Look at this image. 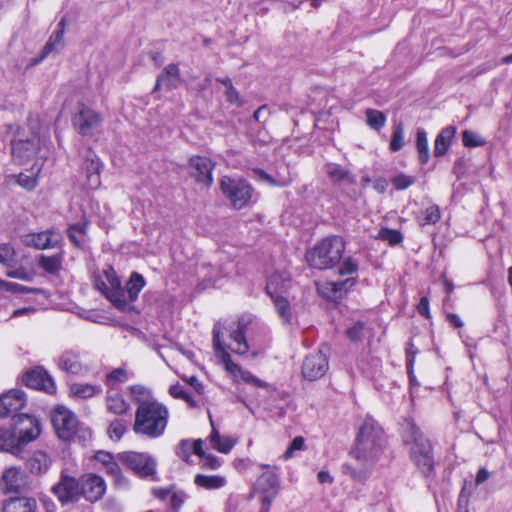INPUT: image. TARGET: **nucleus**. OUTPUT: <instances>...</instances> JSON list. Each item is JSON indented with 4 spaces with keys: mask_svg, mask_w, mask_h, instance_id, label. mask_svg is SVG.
Masks as SVG:
<instances>
[{
    "mask_svg": "<svg viewBox=\"0 0 512 512\" xmlns=\"http://www.w3.org/2000/svg\"><path fill=\"white\" fill-rule=\"evenodd\" d=\"M180 83V70L176 64L167 65L158 76L154 90L164 87L167 90L175 89Z\"/></svg>",
    "mask_w": 512,
    "mask_h": 512,
    "instance_id": "nucleus-26",
    "label": "nucleus"
},
{
    "mask_svg": "<svg viewBox=\"0 0 512 512\" xmlns=\"http://www.w3.org/2000/svg\"><path fill=\"white\" fill-rule=\"evenodd\" d=\"M87 224L73 225L68 230V236L72 243L78 247L82 246L86 240Z\"/></svg>",
    "mask_w": 512,
    "mask_h": 512,
    "instance_id": "nucleus-43",
    "label": "nucleus"
},
{
    "mask_svg": "<svg viewBox=\"0 0 512 512\" xmlns=\"http://www.w3.org/2000/svg\"><path fill=\"white\" fill-rule=\"evenodd\" d=\"M202 459L204 468L216 470L221 466L220 460L211 454L205 455Z\"/></svg>",
    "mask_w": 512,
    "mask_h": 512,
    "instance_id": "nucleus-59",
    "label": "nucleus"
},
{
    "mask_svg": "<svg viewBox=\"0 0 512 512\" xmlns=\"http://www.w3.org/2000/svg\"><path fill=\"white\" fill-rule=\"evenodd\" d=\"M95 287L120 310L128 309L127 297L115 270L108 267L95 277Z\"/></svg>",
    "mask_w": 512,
    "mask_h": 512,
    "instance_id": "nucleus-8",
    "label": "nucleus"
},
{
    "mask_svg": "<svg viewBox=\"0 0 512 512\" xmlns=\"http://www.w3.org/2000/svg\"><path fill=\"white\" fill-rule=\"evenodd\" d=\"M94 459L99 462L100 464H102V466H106L107 464H109L110 461H112L114 459L113 455L110 454L109 452H106V451H98L95 456H94Z\"/></svg>",
    "mask_w": 512,
    "mask_h": 512,
    "instance_id": "nucleus-62",
    "label": "nucleus"
},
{
    "mask_svg": "<svg viewBox=\"0 0 512 512\" xmlns=\"http://www.w3.org/2000/svg\"><path fill=\"white\" fill-rule=\"evenodd\" d=\"M404 443L410 450L412 460L423 475H429L434 461L429 440L413 424L404 434Z\"/></svg>",
    "mask_w": 512,
    "mask_h": 512,
    "instance_id": "nucleus-7",
    "label": "nucleus"
},
{
    "mask_svg": "<svg viewBox=\"0 0 512 512\" xmlns=\"http://www.w3.org/2000/svg\"><path fill=\"white\" fill-rule=\"evenodd\" d=\"M191 445H192V453L198 455L201 458H203L206 455L202 448L203 442L201 439L191 442Z\"/></svg>",
    "mask_w": 512,
    "mask_h": 512,
    "instance_id": "nucleus-64",
    "label": "nucleus"
},
{
    "mask_svg": "<svg viewBox=\"0 0 512 512\" xmlns=\"http://www.w3.org/2000/svg\"><path fill=\"white\" fill-rule=\"evenodd\" d=\"M50 150L49 137L45 132L22 130L11 141V155L15 163L24 165L35 159L44 161Z\"/></svg>",
    "mask_w": 512,
    "mask_h": 512,
    "instance_id": "nucleus-4",
    "label": "nucleus"
},
{
    "mask_svg": "<svg viewBox=\"0 0 512 512\" xmlns=\"http://www.w3.org/2000/svg\"><path fill=\"white\" fill-rule=\"evenodd\" d=\"M6 275L11 278H17L25 281H29L32 279V275L30 272L26 271L24 268H17L14 270H8Z\"/></svg>",
    "mask_w": 512,
    "mask_h": 512,
    "instance_id": "nucleus-58",
    "label": "nucleus"
},
{
    "mask_svg": "<svg viewBox=\"0 0 512 512\" xmlns=\"http://www.w3.org/2000/svg\"><path fill=\"white\" fill-rule=\"evenodd\" d=\"M417 311L420 315L430 318L429 300L427 297H422L417 305Z\"/></svg>",
    "mask_w": 512,
    "mask_h": 512,
    "instance_id": "nucleus-61",
    "label": "nucleus"
},
{
    "mask_svg": "<svg viewBox=\"0 0 512 512\" xmlns=\"http://www.w3.org/2000/svg\"><path fill=\"white\" fill-rule=\"evenodd\" d=\"M225 97L226 101L230 104L236 105L238 107L242 105L240 94L234 86L225 90Z\"/></svg>",
    "mask_w": 512,
    "mask_h": 512,
    "instance_id": "nucleus-56",
    "label": "nucleus"
},
{
    "mask_svg": "<svg viewBox=\"0 0 512 512\" xmlns=\"http://www.w3.org/2000/svg\"><path fill=\"white\" fill-rule=\"evenodd\" d=\"M50 463V458L46 453L37 451L27 460V468L33 474H41L49 469Z\"/></svg>",
    "mask_w": 512,
    "mask_h": 512,
    "instance_id": "nucleus-35",
    "label": "nucleus"
},
{
    "mask_svg": "<svg viewBox=\"0 0 512 512\" xmlns=\"http://www.w3.org/2000/svg\"><path fill=\"white\" fill-rule=\"evenodd\" d=\"M106 406L109 412L115 415H122L128 412L129 404L124 397L114 391H108L106 397Z\"/></svg>",
    "mask_w": 512,
    "mask_h": 512,
    "instance_id": "nucleus-34",
    "label": "nucleus"
},
{
    "mask_svg": "<svg viewBox=\"0 0 512 512\" xmlns=\"http://www.w3.org/2000/svg\"><path fill=\"white\" fill-rule=\"evenodd\" d=\"M462 142L465 147H479L485 145V140L478 133L465 130L462 133Z\"/></svg>",
    "mask_w": 512,
    "mask_h": 512,
    "instance_id": "nucleus-47",
    "label": "nucleus"
},
{
    "mask_svg": "<svg viewBox=\"0 0 512 512\" xmlns=\"http://www.w3.org/2000/svg\"><path fill=\"white\" fill-rule=\"evenodd\" d=\"M103 469L106 471L108 475H110L115 480V482L121 484L122 479L120 474V468L114 459L110 461L109 464L104 466Z\"/></svg>",
    "mask_w": 512,
    "mask_h": 512,
    "instance_id": "nucleus-54",
    "label": "nucleus"
},
{
    "mask_svg": "<svg viewBox=\"0 0 512 512\" xmlns=\"http://www.w3.org/2000/svg\"><path fill=\"white\" fill-rule=\"evenodd\" d=\"M184 503V497L182 494L174 493L170 498L171 507L178 511Z\"/></svg>",
    "mask_w": 512,
    "mask_h": 512,
    "instance_id": "nucleus-63",
    "label": "nucleus"
},
{
    "mask_svg": "<svg viewBox=\"0 0 512 512\" xmlns=\"http://www.w3.org/2000/svg\"><path fill=\"white\" fill-rule=\"evenodd\" d=\"M58 367L68 373L83 376L90 372L93 363L88 359L87 355L69 349L64 351L58 359Z\"/></svg>",
    "mask_w": 512,
    "mask_h": 512,
    "instance_id": "nucleus-13",
    "label": "nucleus"
},
{
    "mask_svg": "<svg viewBox=\"0 0 512 512\" xmlns=\"http://www.w3.org/2000/svg\"><path fill=\"white\" fill-rule=\"evenodd\" d=\"M194 483L206 490H216L223 488L227 484V479L222 475L197 474Z\"/></svg>",
    "mask_w": 512,
    "mask_h": 512,
    "instance_id": "nucleus-33",
    "label": "nucleus"
},
{
    "mask_svg": "<svg viewBox=\"0 0 512 512\" xmlns=\"http://www.w3.org/2000/svg\"><path fill=\"white\" fill-rule=\"evenodd\" d=\"M178 457H180L185 462H189V458L192 454V445L189 440H182L177 447L176 451Z\"/></svg>",
    "mask_w": 512,
    "mask_h": 512,
    "instance_id": "nucleus-53",
    "label": "nucleus"
},
{
    "mask_svg": "<svg viewBox=\"0 0 512 512\" xmlns=\"http://www.w3.org/2000/svg\"><path fill=\"white\" fill-rule=\"evenodd\" d=\"M43 162L36 160L29 172L19 174H9L5 177V183L8 185L17 184L27 191H32L38 186V176L42 171Z\"/></svg>",
    "mask_w": 512,
    "mask_h": 512,
    "instance_id": "nucleus-20",
    "label": "nucleus"
},
{
    "mask_svg": "<svg viewBox=\"0 0 512 512\" xmlns=\"http://www.w3.org/2000/svg\"><path fill=\"white\" fill-rule=\"evenodd\" d=\"M261 467L266 468L267 471L258 477L252 496L260 494V512H269L270 506L279 492V480L276 472L269 465H261Z\"/></svg>",
    "mask_w": 512,
    "mask_h": 512,
    "instance_id": "nucleus-9",
    "label": "nucleus"
},
{
    "mask_svg": "<svg viewBox=\"0 0 512 512\" xmlns=\"http://www.w3.org/2000/svg\"><path fill=\"white\" fill-rule=\"evenodd\" d=\"M36 509V500L29 497L11 498L3 506V512H36Z\"/></svg>",
    "mask_w": 512,
    "mask_h": 512,
    "instance_id": "nucleus-28",
    "label": "nucleus"
},
{
    "mask_svg": "<svg viewBox=\"0 0 512 512\" xmlns=\"http://www.w3.org/2000/svg\"><path fill=\"white\" fill-rule=\"evenodd\" d=\"M106 491V483L104 479L96 474H89L84 479L80 492L90 502L100 500Z\"/></svg>",
    "mask_w": 512,
    "mask_h": 512,
    "instance_id": "nucleus-25",
    "label": "nucleus"
},
{
    "mask_svg": "<svg viewBox=\"0 0 512 512\" xmlns=\"http://www.w3.org/2000/svg\"><path fill=\"white\" fill-rule=\"evenodd\" d=\"M40 435L39 422L28 414L13 416L11 427L0 428V451L19 456Z\"/></svg>",
    "mask_w": 512,
    "mask_h": 512,
    "instance_id": "nucleus-3",
    "label": "nucleus"
},
{
    "mask_svg": "<svg viewBox=\"0 0 512 512\" xmlns=\"http://www.w3.org/2000/svg\"><path fill=\"white\" fill-rule=\"evenodd\" d=\"M0 283L2 285L5 286V288L8 290V291H11V292H17V293H28V292H31L32 290L26 286H23V285H20V284H17V283H13V282H3V281H0Z\"/></svg>",
    "mask_w": 512,
    "mask_h": 512,
    "instance_id": "nucleus-60",
    "label": "nucleus"
},
{
    "mask_svg": "<svg viewBox=\"0 0 512 512\" xmlns=\"http://www.w3.org/2000/svg\"><path fill=\"white\" fill-rule=\"evenodd\" d=\"M220 188L235 209L246 206L253 193V188L246 180L229 176L221 178Z\"/></svg>",
    "mask_w": 512,
    "mask_h": 512,
    "instance_id": "nucleus-10",
    "label": "nucleus"
},
{
    "mask_svg": "<svg viewBox=\"0 0 512 512\" xmlns=\"http://www.w3.org/2000/svg\"><path fill=\"white\" fill-rule=\"evenodd\" d=\"M58 26L59 29L52 33L48 42L45 44L41 56L38 59H34L32 61V65L39 64L43 59H45L48 56V54H50L54 49H56L57 46H60L62 44L65 27L64 19H62L59 22Z\"/></svg>",
    "mask_w": 512,
    "mask_h": 512,
    "instance_id": "nucleus-31",
    "label": "nucleus"
},
{
    "mask_svg": "<svg viewBox=\"0 0 512 512\" xmlns=\"http://www.w3.org/2000/svg\"><path fill=\"white\" fill-rule=\"evenodd\" d=\"M404 144V126L402 123H397L393 126L389 148L391 151L397 152L403 148Z\"/></svg>",
    "mask_w": 512,
    "mask_h": 512,
    "instance_id": "nucleus-44",
    "label": "nucleus"
},
{
    "mask_svg": "<svg viewBox=\"0 0 512 512\" xmlns=\"http://www.w3.org/2000/svg\"><path fill=\"white\" fill-rule=\"evenodd\" d=\"M144 286H145L144 277L137 272H133L130 276L128 283H127L128 305L131 302L136 301L140 291L144 288Z\"/></svg>",
    "mask_w": 512,
    "mask_h": 512,
    "instance_id": "nucleus-37",
    "label": "nucleus"
},
{
    "mask_svg": "<svg viewBox=\"0 0 512 512\" xmlns=\"http://www.w3.org/2000/svg\"><path fill=\"white\" fill-rule=\"evenodd\" d=\"M102 123V116L95 110L81 105L73 118L77 132L83 136H90Z\"/></svg>",
    "mask_w": 512,
    "mask_h": 512,
    "instance_id": "nucleus-15",
    "label": "nucleus"
},
{
    "mask_svg": "<svg viewBox=\"0 0 512 512\" xmlns=\"http://www.w3.org/2000/svg\"><path fill=\"white\" fill-rule=\"evenodd\" d=\"M191 175L197 182L209 187L213 183L212 170L214 164L209 158L193 156L189 160Z\"/></svg>",
    "mask_w": 512,
    "mask_h": 512,
    "instance_id": "nucleus-22",
    "label": "nucleus"
},
{
    "mask_svg": "<svg viewBox=\"0 0 512 512\" xmlns=\"http://www.w3.org/2000/svg\"><path fill=\"white\" fill-rule=\"evenodd\" d=\"M129 373L124 368H116L106 375V384L114 386L128 381Z\"/></svg>",
    "mask_w": 512,
    "mask_h": 512,
    "instance_id": "nucleus-46",
    "label": "nucleus"
},
{
    "mask_svg": "<svg viewBox=\"0 0 512 512\" xmlns=\"http://www.w3.org/2000/svg\"><path fill=\"white\" fill-rule=\"evenodd\" d=\"M16 257L15 250L9 244L0 245V263L10 266Z\"/></svg>",
    "mask_w": 512,
    "mask_h": 512,
    "instance_id": "nucleus-49",
    "label": "nucleus"
},
{
    "mask_svg": "<svg viewBox=\"0 0 512 512\" xmlns=\"http://www.w3.org/2000/svg\"><path fill=\"white\" fill-rule=\"evenodd\" d=\"M130 392L138 404L133 425L134 432L149 438L160 437L168 423L167 407L154 399L150 390L144 386H131Z\"/></svg>",
    "mask_w": 512,
    "mask_h": 512,
    "instance_id": "nucleus-2",
    "label": "nucleus"
},
{
    "mask_svg": "<svg viewBox=\"0 0 512 512\" xmlns=\"http://www.w3.org/2000/svg\"><path fill=\"white\" fill-rule=\"evenodd\" d=\"M87 179L91 188H97L100 185L99 167L100 162L96 156L87 159Z\"/></svg>",
    "mask_w": 512,
    "mask_h": 512,
    "instance_id": "nucleus-39",
    "label": "nucleus"
},
{
    "mask_svg": "<svg viewBox=\"0 0 512 512\" xmlns=\"http://www.w3.org/2000/svg\"><path fill=\"white\" fill-rule=\"evenodd\" d=\"M210 423L212 426V432L209 436V441L214 449L218 452L227 454L236 445L237 439L231 436H221L218 430L214 427L213 420L210 417Z\"/></svg>",
    "mask_w": 512,
    "mask_h": 512,
    "instance_id": "nucleus-27",
    "label": "nucleus"
},
{
    "mask_svg": "<svg viewBox=\"0 0 512 512\" xmlns=\"http://www.w3.org/2000/svg\"><path fill=\"white\" fill-rule=\"evenodd\" d=\"M329 364L326 355L321 351H316L309 354L302 365V374L304 378L314 381L321 377H323L327 370Z\"/></svg>",
    "mask_w": 512,
    "mask_h": 512,
    "instance_id": "nucleus-17",
    "label": "nucleus"
},
{
    "mask_svg": "<svg viewBox=\"0 0 512 512\" xmlns=\"http://www.w3.org/2000/svg\"><path fill=\"white\" fill-rule=\"evenodd\" d=\"M416 148L418 152L419 161L421 164H426L429 160V146L427 133L423 129L417 131Z\"/></svg>",
    "mask_w": 512,
    "mask_h": 512,
    "instance_id": "nucleus-40",
    "label": "nucleus"
},
{
    "mask_svg": "<svg viewBox=\"0 0 512 512\" xmlns=\"http://www.w3.org/2000/svg\"><path fill=\"white\" fill-rule=\"evenodd\" d=\"M26 486L23 472L16 467L7 468L0 478V488L4 493H18Z\"/></svg>",
    "mask_w": 512,
    "mask_h": 512,
    "instance_id": "nucleus-24",
    "label": "nucleus"
},
{
    "mask_svg": "<svg viewBox=\"0 0 512 512\" xmlns=\"http://www.w3.org/2000/svg\"><path fill=\"white\" fill-rule=\"evenodd\" d=\"M222 331L221 323H216L213 328V349L216 358L221 362L226 372L237 383L244 382L255 387L265 388L267 384L254 376L251 372L243 370L238 364L232 361L230 354L222 344L220 334Z\"/></svg>",
    "mask_w": 512,
    "mask_h": 512,
    "instance_id": "nucleus-6",
    "label": "nucleus"
},
{
    "mask_svg": "<svg viewBox=\"0 0 512 512\" xmlns=\"http://www.w3.org/2000/svg\"><path fill=\"white\" fill-rule=\"evenodd\" d=\"M126 431V426L121 420H115L111 422L108 428V435L111 439L119 440L124 432Z\"/></svg>",
    "mask_w": 512,
    "mask_h": 512,
    "instance_id": "nucleus-52",
    "label": "nucleus"
},
{
    "mask_svg": "<svg viewBox=\"0 0 512 512\" xmlns=\"http://www.w3.org/2000/svg\"><path fill=\"white\" fill-rule=\"evenodd\" d=\"M365 115L366 122L371 128L379 130L385 126L386 117L381 111L367 109Z\"/></svg>",
    "mask_w": 512,
    "mask_h": 512,
    "instance_id": "nucleus-45",
    "label": "nucleus"
},
{
    "mask_svg": "<svg viewBox=\"0 0 512 512\" xmlns=\"http://www.w3.org/2000/svg\"><path fill=\"white\" fill-rule=\"evenodd\" d=\"M325 172L330 180L335 183L347 182L353 184L356 181L355 176H353L349 170L336 163H328L325 166Z\"/></svg>",
    "mask_w": 512,
    "mask_h": 512,
    "instance_id": "nucleus-32",
    "label": "nucleus"
},
{
    "mask_svg": "<svg viewBox=\"0 0 512 512\" xmlns=\"http://www.w3.org/2000/svg\"><path fill=\"white\" fill-rule=\"evenodd\" d=\"M441 218L440 209L437 205H430L418 216L421 226L436 224Z\"/></svg>",
    "mask_w": 512,
    "mask_h": 512,
    "instance_id": "nucleus-41",
    "label": "nucleus"
},
{
    "mask_svg": "<svg viewBox=\"0 0 512 512\" xmlns=\"http://www.w3.org/2000/svg\"><path fill=\"white\" fill-rule=\"evenodd\" d=\"M345 243L339 236H329L306 252L308 264L316 269L334 267L342 258Z\"/></svg>",
    "mask_w": 512,
    "mask_h": 512,
    "instance_id": "nucleus-5",
    "label": "nucleus"
},
{
    "mask_svg": "<svg viewBox=\"0 0 512 512\" xmlns=\"http://www.w3.org/2000/svg\"><path fill=\"white\" fill-rule=\"evenodd\" d=\"M376 239L387 242L389 245H398L403 241V235L399 230L382 227L376 236Z\"/></svg>",
    "mask_w": 512,
    "mask_h": 512,
    "instance_id": "nucleus-42",
    "label": "nucleus"
},
{
    "mask_svg": "<svg viewBox=\"0 0 512 512\" xmlns=\"http://www.w3.org/2000/svg\"><path fill=\"white\" fill-rule=\"evenodd\" d=\"M386 438L381 426L371 417H366L359 428L356 446L353 451L360 467L344 465V472L353 480L365 481L372 469L385 455Z\"/></svg>",
    "mask_w": 512,
    "mask_h": 512,
    "instance_id": "nucleus-1",
    "label": "nucleus"
},
{
    "mask_svg": "<svg viewBox=\"0 0 512 512\" xmlns=\"http://www.w3.org/2000/svg\"><path fill=\"white\" fill-rule=\"evenodd\" d=\"M169 393L174 398H179L185 400L191 407L195 406V402L192 397L187 393L184 386L180 384H176L170 387Z\"/></svg>",
    "mask_w": 512,
    "mask_h": 512,
    "instance_id": "nucleus-51",
    "label": "nucleus"
},
{
    "mask_svg": "<svg viewBox=\"0 0 512 512\" xmlns=\"http://www.w3.org/2000/svg\"><path fill=\"white\" fill-rule=\"evenodd\" d=\"M363 330V324L357 322L347 329V336L351 341H359L363 337Z\"/></svg>",
    "mask_w": 512,
    "mask_h": 512,
    "instance_id": "nucleus-55",
    "label": "nucleus"
},
{
    "mask_svg": "<svg viewBox=\"0 0 512 512\" xmlns=\"http://www.w3.org/2000/svg\"><path fill=\"white\" fill-rule=\"evenodd\" d=\"M52 491L62 504H68L78 499L80 486L74 477L62 473L60 481L53 486Z\"/></svg>",
    "mask_w": 512,
    "mask_h": 512,
    "instance_id": "nucleus-18",
    "label": "nucleus"
},
{
    "mask_svg": "<svg viewBox=\"0 0 512 512\" xmlns=\"http://www.w3.org/2000/svg\"><path fill=\"white\" fill-rule=\"evenodd\" d=\"M252 319L249 316H242L236 323L230 326V343L228 349L233 353L244 355L249 350V345L246 340V332Z\"/></svg>",
    "mask_w": 512,
    "mask_h": 512,
    "instance_id": "nucleus-16",
    "label": "nucleus"
},
{
    "mask_svg": "<svg viewBox=\"0 0 512 512\" xmlns=\"http://www.w3.org/2000/svg\"><path fill=\"white\" fill-rule=\"evenodd\" d=\"M40 267L49 274H56L62 267V256L52 255L46 256L41 255L39 259Z\"/></svg>",
    "mask_w": 512,
    "mask_h": 512,
    "instance_id": "nucleus-38",
    "label": "nucleus"
},
{
    "mask_svg": "<svg viewBox=\"0 0 512 512\" xmlns=\"http://www.w3.org/2000/svg\"><path fill=\"white\" fill-rule=\"evenodd\" d=\"M122 463L140 477L155 474L156 462L146 453L125 452L120 456Z\"/></svg>",
    "mask_w": 512,
    "mask_h": 512,
    "instance_id": "nucleus-14",
    "label": "nucleus"
},
{
    "mask_svg": "<svg viewBox=\"0 0 512 512\" xmlns=\"http://www.w3.org/2000/svg\"><path fill=\"white\" fill-rule=\"evenodd\" d=\"M61 240V236L54 231H41L22 235V243L31 248L44 250L55 247Z\"/></svg>",
    "mask_w": 512,
    "mask_h": 512,
    "instance_id": "nucleus-21",
    "label": "nucleus"
},
{
    "mask_svg": "<svg viewBox=\"0 0 512 512\" xmlns=\"http://www.w3.org/2000/svg\"><path fill=\"white\" fill-rule=\"evenodd\" d=\"M70 394L77 399H88L102 392L99 385L88 383H74L69 387Z\"/></svg>",
    "mask_w": 512,
    "mask_h": 512,
    "instance_id": "nucleus-36",
    "label": "nucleus"
},
{
    "mask_svg": "<svg viewBox=\"0 0 512 512\" xmlns=\"http://www.w3.org/2000/svg\"><path fill=\"white\" fill-rule=\"evenodd\" d=\"M26 403L25 393L19 389H12L0 396V416L9 415L21 410Z\"/></svg>",
    "mask_w": 512,
    "mask_h": 512,
    "instance_id": "nucleus-23",
    "label": "nucleus"
},
{
    "mask_svg": "<svg viewBox=\"0 0 512 512\" xmlns=\"http://www.w3.org/2000/svg\"><path fill=\"white\" fill-rule=\"evenodd\" d=\"M289 285L290 281L279 274L272 275L266 285V291L272 298L279 317L285 323L291 321L292 313L288 300L280 295V293L288 289Z\"/></svg>",
    "mask_w": 512,
    "mask_h": 512,
    "instance_id": "nucleus-11",
    "label": "nucleus"
},
{
    "mask_svg": "<svg viewBox=\"0 0 512 512\" xmlns=\"http://www.w3.org/2000/svg\"><path fill=\"white\" fill-rule=\"evenodd\" d=\"M23 382L27 387L45 391L48 394L56 392V385L51 376L41 367H36L23 376Z\"/></svg>",
    "mask_w": 512,
    "mask_h": 512,
    "instance_id": "nucleus-19",
    "label": "nucleus"
},
{
    "mask_svg": "<svg viewBox=\"0 0 512 512\" xmlns=\"http://www.w3.org/2000/svg\"><path fill=\"white\" fill-rule=\"evenodd\" d=\"M396 190H404L415 183V178L406 174H398L391 179Z\"/></svg>",
    "mask_w": 512,
    "mask_h": 512,
    "instance_id": "nucleus-48",
    "label": "nucleus"
},
{
    "mask_svg": "<svg viewBox=\"0 0 512 512\" xmlns=\"http://www.w3.org/2000/svg\"><path fill=\"white\" fill-rule=\"evenodd\" d=\"M305 445V439L302 436L295 437L291 444L288 446L286 451L283 454V459L288 460L294 456V453L297 451L303 450Z\"/></svg>",
    "mask_w": 512,
    "mask_h": 512,
    "instance_id": "nucleus-50",
    "label": "nucleus"
},
{
    "mask_svg": "<svg viewBox=\"0 0 512 512\" xmlns=\"http://www.w3.org/2000/svg\"><path fill=\"white\" fill-rule=\"evenodd\" d=\"M355 284L353 278H348L344 281H333L321 285L318 289L328 298H337L342 295V292L347 291Z\"/></svg>",
    "mask_w": 512,
    "mask_h": 512,
    "instance_id": "nucleus-30",
    "label": "nucleus"
},
{
    "mask_svg": "<svg viewBox=\"0 0 512 512\" xmlns=\"http://www.w3.org/2000/svg\"><path fill=\"white\" fill-rule=\"evenodd\" d=\"M51 421L57 435L63 440H71L78 430L77 417L64 406L55 408Z\"/></svg>",
    "mask_w": 512,
    "mask_h": 512,
    "instance_id": "nucleus-12",
    "label": "nucleus"
},
{
    "mask_svg": "<svg viewBox=\"0 0 512 512\" xmlns=\"http://www.w3.org/2000/svg\"><path fill=\"white\" fill-rule=\"evenodd\" d=\"M357 269H358V264H357V262H355V261H354V260H352L351 258H347V259L343 262V264H342V266H341V268H340V270H339V274H340V275H349V274H353V273H355V272L357 271Z\"/></svg>",
    "mask_w": 512,
    "mask_h": 512,
    "instance_id": "nucleus-57",
    "label": "nucleus"
},
{
    "mask_svg": "<svg viewBox=\"0 0 512 512\" xmlns=\"http://www.w3.org/2000/svg\"><path fill=\"white\" fill-rule=\"evenodd\" d=\"M455 134L456 127L451 125L440 131L434 142V155L436 157H441L447 152Z\"/></svg>",
    "mask_w": 512,
    "mask_h": 512,
    "instance_id": "nucleus-29",
    "label": "nucleus"
}]
</instances>
